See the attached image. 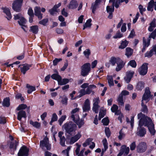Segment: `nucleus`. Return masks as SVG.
<instances>
[{
    "label": "nucleus",
    "mask_w": 156,
    "mask_h": 156,
    "mask_svg": "<svg viewBox=\"0 0 156 156\" xmlns=\"http://www.w3.org/2000/svg\"><path fill=\"white\" fill-rule=\"evenodd\" d=\"M27 13L30 16H34L33 10L31 7H30L28 10Z\"/></svg>",
    "instance_id": "obj_54"
},
{
    "label": "nucleus",
    "mask_w": 156,
    "mask_h": 156,
    "mask_svg": "<svg viewBox=\"0 0 156 156\" xmlns=\"http://www.w3.org/2000/svg\"><path fill=\"white\" fill-rule=\"evenodd\" d=\"M40 146L42 148L45 147L48 150L51 149V144H49L48 138L47 136H45L43 140L40 141Z\"/></svg>",
    "instance_id": "obj_8"
},
{
    "label": "nucleus",
    "mask_w": 156,
    "mask_h": 156,
    "mask_svg": "<svg viewBox=\"0 0 156 156\" xmlns=\"http://www.w3.org/2000/svg\"><path fill=\"white\" fill-rule=\"evenodd\" d=\"M29 149L25 146H22L18 153V156H27L28 155Z\"/></svg>",
    "instance_id": "obj_9"
},
{
    "label": "nucleus",
    "mask_w": 156,
    "mask_h": 156,
    "mask_svg": "<svg viewBox=\"0 0 156 156\" xmlns=\"http://www.w3.org/2000/svg\"><path fill=\"white\" fill-rule=\"evenodd\" d=\"M26 19L23 17H22L20 18V20L18 21V23L19 25L21 26H25V27H26L24 24L26 23Z\"/></svg>",
    "instance_id": "obj_36"
},
{
    "label": "nucleus",
    "mask_w": 156,
    "mask_h": 156,
    "mask_svg": "<svg viewBox=\"0 0 156 156\" xmlns=\"http://www.w3.org/2000/svg\"><path fill=\"white\" fill-rule=\"evenodd\" d=\"M80 109L79 108H76L73 109L71 112V115L70 118L73 120H75V119H78L79 115L78 113Z\"/></svg>",
    "instance_id": "obj_14"
},
{
    "label": "nucleus",
    "mask_w": 156,
    "mask_h": 156,
    "mask_svg": "<svg viewBox=\"0 0 156 156\" xmlns=\"http://www.w3.org/2000/svg\"><path fill=\"white\" fill-rule=\"evenodd\" d=\"M138 131L136 133L137 135L140 137H143L146 133V129L142 127H139Z\"/></svg>",
    "instance_id": "obj_19"
},
{
    "label": "nucleus",
    "mask_w": 156,
    "mask_h": 156,
    "mask_svg": "<svg viewBox=\"0 0 156 156\" xmlns=\"http://www.w3.org/2000/svg\"><path fill=\"white\" fill-rule=\"evenodd\" d=\"M30 30L33 33L36 34L38 32V27L37 26H33L31 27Z\"/></svg>",
    "instance_id": "obj_43"
},
{
    "label": "nucleus",
    "mask_w": 156,
    "mask_h": 156,
    "mask_svg": "<svg viewBox=\"0 0 156 156\" xmlns=\"http://www.w3.org/2000/svg\"><path fill=\"white\" fill-rule=\"evenodd\" d=\"M126 55L129 57L131 55L133 54V50L130 48L127 47L126 48Z\"/></svg>",
    "instance_id": "obj_42"
},
{
    "label": "nucleus",
    "mask_w": 156,
    "mask_h": 156,
    "mask_svg": "<svg viewBox=\"0 0 156 156\" xmlns=\"http://www.w3.org/2000/svg\"><path fill=\"white\" fill-rule=\"evenodd\" d=\"M66 115H62L59 119L58 122L60 126L62 125L63 122L66 119Z\"/></svg>",
    "instance_id": "obj_51"
},
{
    "label": "nucleus",
    "mask_w": 156,
    "mask_h": 156,
    "mask_svg": "<svg viewBox=\"0 0 156 156\" xmlns=\"http://www.w3.org/2000/svg\"><path fill=\"white\" fill-rule=\"evenodd\" d=\"M83 111L88 112L90 109V103L89 100L87 99L85 101L82 107Z\"/></svg>",
    "instance_id": "obj_15"
},
{
    "label": "nucleus",
    "mask_w": 156,
    "mask_h": 156,
    "mask_svg": "<svg viewBox=\"0 0 156 156\" xmlns=\"http://www.w3.org/2000/svg\"><path fill=\"white\" fill-rule=\"evenodd\" d=\"M154 1L151 0L148 3L147 8V10L149 11H153V7L154 6Z\"/></svg>",
    "instance_id": "obj_38"
},
{
    "label": "nucleus",
    "mask_w": 156,
    "mask_h": 156,
    "mask_svg": "<svg viewBox=\"0 0 156 156\" xmlns=\"http://www.w3.org/2000/svg\"><path fill=\"white\" fill-rule=\"evenodd\" d=\"M91 21L92 20L91 19H89L87 20L86 22L83 25V30H84L86 28L90 27L92 24L91 23Z\"/></svg>",
    "instance_id": "obj_45"
},
{
    "label": "nucleus",
    "mask_w": 156,
    "mask_h": 156,
    "mask_svg": "<svg viewBox=\"0 0 156 156\" xmlns=\"http://www.w3.org/2000/svg\"><path fill=\"white\" fill-rule=\"evenodd\" d=\"M151 39L150 38H148L147 40H146L145 37L143 38V46L148 47L150 45Z\"/></svg>",
    "instance_id": "obj_33"
},
{
    "label": "nucleus",
    "mask_w": 156,
    "mask_h": 156,
    "mask_svg": "<svg viewBox=\"0 0 156 156\" xmlns=\"http://www.w3.org/2000/svg\"><path fill=\"white\" fill-rule=\"evenodd\" d=\"M114 6L112 5L109 6L108 5L106 7V10L107 12L109 13V15L108 16V18L109 19H111L113 17V12H114Z\"/></svg>",
    "instance_id": "obj_18"
},
{
    "label": "nucleus",
    "mask_w": 156,
    "mask_h": 156,
    "mask_svg": "<svg viewBox=\"0 0 156 156\" xmlns=\"http://www.w3.org/2000/svg\"><path fill=\"white\" fill-rule=\"evenodd\" d=\"M136 147V142L134 141L132 142L130 145V149L131 151H133L135 149Z\"/></svg>",
    "instance_id": "obj_60"
},
{
    "label": "nucleus",
    "mask_w": 156,
    "mask_h": 156,
    "mask_svg": "<svg viewBox=\"0 0 156 156\" xmlns=\"http://www.w3.org/2000/svg\"><path fill=\"white\" fill-rule=\"evenodd\" d=\"M105 133L106 136L108 138L111 135V132L108 127H106L105 128Z\"/></svg>",
    "instance_id": "obj_50"
},
{
    "label": "nucleus",
    "mask_w": 156,
    "mask_h": 156,
    "mask_svg": "<svg viewBox=\"0 0 156 156\" xmlns=\"http://www.w3.org/2000/svg\"><path fill=\"white\" fill-rule=\"evenodd\" d=\"M156 36V28L155 30L152 32L150 35H149L148 38L151 39V38H152L154 39Z\"/></svg>",
    "instance_id": "obj_53"
},
{
    "label": "nucleus",
    "mask_w": 156,
    "mask_h": 156,
    "mask_svg": "<svg viewBox=\"0 0 156 156\" xmlns=\"http://www.w3.org/2000/svg\"><path fill=\"white\" fill-rule=\"evenodd\" d=\"M63 128L65 130L66 133L73 136L75 133L77 127L76 124L72 121H69L65 123Z\"/></svg>",
    "instance_id": "obj_2"
},
{
    "label": "nucleus",
    "mask_w": 156,
    "mask_h": 156,
    "mask_svg": "<svg viewBox=\"0 0 156 156\" xmlns=\"http://www.w3.org/2000/svg\"><path fill=\"white\" fill-rule=\"evenodd\" d=\"M41 8L39 6H36L34 8V14L39 20L43 18V14L41 12Z\"/></svg>",
    "instance_id": "obj_13"
},
{
    "label": "nucleus",
    "mask_w": 156,
    "mask_h": 156,
    "mask_svg": "<svg viewBox=\"0 0 156 156\" xmlns=\"http://www.w3.org/2000/svg\"><path fill=\"white\" fill-rule=\"evenodd\" d=\"M144 83L142 82H139L137 85L136 89L138 90H141L144 87Z\"/></svg>",
    "instance_id": "obj_41"
},
{
    "label": "nucleus",
    "mask_w": 156,
    "mask_h": 156,
    "mask_svg": "<svg viewBox=\"0 0 156 156\" xmlns=\"http://www.w3.org/2000/svg\"><path fill=\"white\" fill-rule=\"evenodd\" d=\"M109 62L113 66H115L116 63L117 65L115 70L117 72L121 70L124 67L126 64V62H124L120 58H116L113 56L111 57L109 60Z\"/></svg>",
    "instance_id": "obj_3"
},
{
    "label": "nucleus",
    "mask_w": 156,
    "mask_h": 156,
    "mask_svg": "<svg viewBox=\"0 0 156 156\" xmlns=\"http://www.w3.org/2000/svg\"><path fill=\"white\" fill-rule=\"evenodd\" d=\"M81 75L83 76L87 75L90 71V64L89 63L84 64L81 67Z\"/></svg>",
    "instance_id": "obj_4"
},
{
    "label": "nucleus",
    "mask_w": 156,
    "mask_h": 156,
    "mask_svg": "<svg viewBox=\"0 0 156 156\" xmlns=\"http://www.w3.org/2000/svg\"><path fill=\"white\" fill-rule=\"evenodd\" d=\"M31 66L32 65L27 64L20 65L19 66V67H20L21 72L23 75L26 74V72L29 70Z\"/></svg>",
    "instance_id": "obj_11"
},
{
    "label": "nucleus",
    "mask_w": 156,
    "mask_h": 156,
    "mask_svg": "<svg viewBox=\"0 0 156 156\" xmlns=\"http://www.w3.org/2000/svg\"><path fill=\"white\" fill-rule=\"evenodd\" d=\"M137 118L139 120L138 125L139 127L143 126L148 127L153 123L152 119L150 117L146 115L142 112L138 114Z\"/></svg>",
    "instance_id": "obj_1"
},
{
    "label": "nucleus",
    "mask_w": 156,
    "mask_h": 156,
    "mask_svg": "<svg viewBox=\"0 0 156 156\" xmlns=\"http://www.w3.org/2000/svg\"><path fill=\"white\" fill-rule=\"evenodd\" d=\"M101 2L99 0H96L94 3L92 4L91 9H92V12L93 13H95V11L96 9L99 7V5L100 4Z\"/></svg>",
    "instance_id": "obj_20"
},
{
    "label": "nucleus",
    "mask_w": 156,
    "mask_h": 156,
    "mask_svg": "<svg viewBox=\"0 0 156 156\" xmlns=\"http://www.w3.org/2000/svg\"><path fill=\"white\" fill-rule=\"evenodd\" d=\"M102 122L103 125L105 126H107L109 122V120L108 118H105L102 120Z\"/></svg>",
    "instance_id": "obj_52"
},
{
    "label": "nucleus",
    "mask_w": 156,
    "mask_h": 156,
    "mask_svg": "<svg viewBox=\"0 0 156 156\" xmlns=\"http://www.w3.org/2000/svg\"><path fill=\"white\" fill-rule=\"evenodd\" d=\"M129 92L126 90H123L122 91L121 93L119 95L121 97H123V96H126L129 94Z\"/></svg>",
    "instance_id": "obj_61"
},
{
    "label": "nucleus",
    "mask_w": 156,
    "mask_h": 156,
    "mask_svg": "<svg viewBox=\"0 0 156 156\" xmlns=\"http://www.w3.org/2000/svg\"><path fill=\"white\" fill-rule=\"evenodd\" d=\"M23 0H15L12 4V8L13 10L19 12L21 10V7Z\"/></svg>",
    "instance_id": "obj_5"
},
{
    "label": "nucleus",
    "mask_w": 156,
    "mask_h": 156,
    "mask_svg": "<svg viewBox=\"0 0 156 156\" xmlns=\"http://www.w3.org/2000/svg\"><path fill=\"white\" fill-rule=\"evenodd\" d=\"M10 99L9 98H6L3 100L2 105L4 106L8 107L10 105Z\"/></svg>",
    "instance_id": "obj_35"
},
{
    "label": "nucleus",
    "mask_w": 156,
    "mask_h": 156,
    "mask_svg": "<svg viewBox=\"0 0 156 156\" xmlns=\"http://www.w3.org/2000/svg\"><path fill=\"white\" fill-rule=\"evenodd\" d=\"M147 127L151 134L152 135H154L156 131L154 129V124L153 123Z\"/></svg>",
    "instance_id": "obj_28"
},
{
    "label": "nucleus",
    "mask_w": 156,
    "mask_h": 156,
    "mask_svg": "<svg viewBox=\"0 0 156 156\" xmlns=\"http://www.w3.org/2000/svg\"><path fill=\"white\" fill-rule=\"evenodd\" d=\"M128 43L129 42L126 40L124 41H122L121 45L119 47V48L123 49L125 48L127 45Z\"/></svg>",
    "instance_id": "obj_30"
},
{
    "label": "nucleus",
    "mask_w": 156,
    "mask_h": 156,
    "mask_svg": "<svg viewBox=\"0 0 156 156\" xmlns=\"http://www.w3.org/2000/svg\"><path fill=\"white\" fill-rule=\"evenodd\" d=\"M128 65L130 66L133 68H135L136 67L137 64L134 60H131L129 62Z\"/></svg>",
    "instance_id": "obj_47"
},
{
    "label": "nucleus",
    "mask_w": 156,
    "mask_h": 156,
    "mask_svg": "<svg viewBox=\"0 0 156 156\" xmlns=\"http://www.w3.org/2000/svg\"><path fill=\"white\" fill-rule=\"evenodd\" d=\"M118 106L115 104L113 105L111 108L112 112H114L115 115H119L121 114V111L118 110Z\"/></svg>",
    "instance_id": "obj_22"
},
{
    "label": "nucleus",
    "mask_w": 156,
    "mask_h": 156,
    "mask_svg": "<svg viewBox=\"0 0 156 156\" xmlns=\"http://www.w3.org/2000/svg\"><path fill=\"white\" fill-rule=\"evenodd\" d=\"M83 54L87 58H88L89 55L90 54V51L89 49H87L83 52Z\"/></svg>",
    "instance_id": "obj_57"
},
{
    "label": "nucleus",
    "mask_w": 156,
    "mask_h": 156,
    "mask_svg": "<svg viewBox=\"0 0 156 156\" xmlns=\"http://www.w3.org/2000/svg\"><path fill=\"white\" fill-rule=\"evenodd\" d=\"M141 105L142 107L141 111L144 114H147L148 112L147 106L146 105L144 104V102H141Z\"/></svg>",
    "instance_id": "obj_29"
},
{
    "label": "nucleus",
    "mask_w": 156,
    "mask_h": 156,
    "mask_svg": "<svg viewBox=\"0 0 156 156\" xmlns=\"http://www.w3.org/2000/svg\"><path fill=\"white\" fill-rule=\"evenodd\" d=\"M48 22V18H44L41 20L39 22V23L44 26H45L47 25V24Z\"/></svg>",
    "instance_id": "obj_39"
},
{
    "label": "nucleus",
    "mask_w": 156,
    "mask_h": 156,
    "mask_svg": "<svg viewBox=\"0 0 156 156\" xmlns=\"http://www.w3.org/2000/svg\"><path fill=\"white\" fill-rule=\"evenodd\" d=\"M76 145L77 146V147L76 149L75 152L76 155H77L79 154V152L80 151V148L81 147V145L80 144H79L78 143H77L76 144Z\"/></svg>",
    "instance_id": "obj_59"
},
{
    "label": "nucleus",
    "mask_w": 156,
    "mask_h": 156,
    "mask_svg": "<svg viewBox=\"0 0 156 156\" xmlns=\"http://www.w3.org/2000/svg\"><path fill=\"white\" fill-rule=\"evenodd\" d=\"M138 8L140 10V13L142 14H143V12H144L146 10L145 8H144L143 6L141 5H139Z\"/></svg>",
    "instance_id": "obj_64"
},
{
    "label": "nucleus",
    "mask_w": 156,
    "mask_h": 156,
    "mask_svg": "<svg viewBox=\"0 0 156 156\" xmlns=\"http://www.w3.org/2000/svg\"><path fill=\"white\" fill-rule=\"evenodd\" d=\"M92 108L93 111L96 113H97L98 112V109L100 107L99 105H93Z\"/></svg>",
    "instance_id": "obj_58"
},
{
    "label": "nucleus",
    "mask_w": 156,
    "mask_h": 156,
    "mask_svg": "<svg viewBox=\"0 0 156 156\" xmlns=\"http://www.w3.org/2000/svg\"><path fill=\"white\" fill-rule=\"evenodd\" d=\"M119 135L118 136V139L119 140H121L125 136V134L123 131V129H121L119 132Z\"/></svg>",
    "instance_id": "obj_44"
},
{
    "label": "nucleus",
    "mask_w": 156,
    "mask_h": 156,
    "mask_svg": "<svg viewBox=\"0 0 156 156\" xmlns=\"http://www.w3.org/2000/svg\"><path fill=\"white\" fill-rule=\"evenodd\" d=\"M123 34L119 31L117 32L115 35L113 36L114 38H120L122 37Z\"/></svg>",
    "instance_id": "obj_55"
},
{
    "label": "nucleus",
    "mask_w": 156,
    "mask_h": 156,
    "mask_svg": "<svg viewBox=\"0 0 156 156\" xmlns=\"http://www.w3.org/2000/svg\"><path fill=\"white\" fill-rule=\"evenodd\" d=\"M30 123L34 127L37 129H39L41 126V123L37 122H34L32 120L29 121Z\"/></svg>",
    "instance_id": "obj_27"
},
{
    "label": "nucleus",
    "mask_w": 156,
    "mask_h": 156,
    "mask_svg": "<svg viewBox=\"0 0 156 156\" xmlns=\"http://www.w3.org/2000/svg\"><path fill=\"white\" fill-rule=\"evenodd\" d=\"M19 144L18 140H15L14 142H11L10 144L9 147L11 149H13L16 150V149L17 146Z\"/></svg>",
    "instance_id": "obj_31"
},
{
    "label": "nucleus",
    "mask_w": 156,
    "mask_h": 156,
    "mask_svg": "<svg viewBox=\"0 0 156 156\" xmlns=\"http://www.w3.org/2000/svg\"><path fill=\"white\" fill-rule=\"evenodd\" d=\"M27 108V112L28 113H30V107H27L26 104H21L17 108V110L18 111H20L24 109Z\"/></svg>",
    "instance_id": "obj_24"
},
{
    "label": "nucleus",
    "mask_w": 156,
    "mask_h": 156,
    "mask_svg": "<svg viewBox=\"0 0 156 156\" xmlns=\"http://www.w3.org/2000/svg\"><path fill=\"white\" fill-rule=\"evenodd\" d=\"M117 101L118 102V105L119 107L122 106L123 107L124 105V102L123 101V97L119 96L118 98Z\"/></svg>",
    "instance_id": "obj_34"
},
{
    "label": "nucleus",
    "mask_w": 156,
    "mask_h": 156,
    "mask_svg": "<svg viewBox=\"0 0 156 156\" xmlns=\"http://www.w3.org/2000/svg\"><path fill=\"white\" fill-rule=\"evenodd\" d=\"M154 53L151 49L149 51H147L145 54V57H147L148 58L151 57L153 55Z\"/></svg>",
    "instance_id": "obj_48"
},
{
    "label": "nucleus",
    "mask_w": 156,
    "mask_h": 156,
    "mask_svg": "<svg viewBox=\"0 0 156 156\" xmlns=\"http://www.w3.org/2000/svg\"><path fill=\"white\" fill-rule=\"evenodd\" d=\"M26 113L25 111L23 110L20 111L18 113L17 119L20 121L21 120L22 118H26Z\"/></svg>",
    "instance_id": "obj_26"
},
{
    "label": "nucleus",
    "mask_w": 156,
    "mask_h": 156,
    "mask_svg": "<svg viewBox=\"0 0 156 156\" xmlns=\"http://www.w3.org/2000/svg\"><path fill=\"white\" fill-rule=\"evenodd\" d=\"M151 96L149 87H146L145 88L144 94L143 95L141 102H143L145 101L146 103H147L149 100V98Z\"/></svg>",
    "instance_id": "obj_7"
},
{
    "label": "nucleus",
    "mask_w": 156,
    "mask_h": 156,
    "mask_svg": "<svg viewBox=\"0 0 156 156\" xmlns=\"http://www.w3.org/2000/svg\"><path fill=\"white\" fill-rule=\"evenodd\" d=\"M65 137L64 136H63L61 138H60V144L62 146H64L65 145Z\"/></svg>",
    "instance_id": "obj_62"
},
{
    "label": "nucleus",
    "mask_w": 156,
    "mask_h": 156,
    "mask_svg": "<svg viewBox=\"0 0 156 156\" xmlns=\"http://www.w3.org/2000/svg\"><path fill=\"white\" fill-rule=\"evenodd\" d=\"M129 147H127L126 145H123L121 147L119 154L120 156L123 154L126 155L129 154Z\"/></svg>",
    "instance_id": "obj_12"
},
{
    "label": "nucleus",
    "mask_w": 156,
    "mask_h": 156,
    "mask_svg": "<svg viewBox=\"0 0 156 156\" xmlns=\"http://www.w3.org/2000/svg\"><path fill=\"white\" fill-rule=\"evenodd\" d=\"M6 122V119L5 117H0V123L5 124Z\"/></svg>",
    "instance_id": "obj_63"
},
{
    "label": "nucleus",
    "mask_w": 156,
    "mask_h": 156,
    "mask_svg": "<svg viewBox=\"0 0 156 156\" xmlns=\"http://www.w3.org/2000/svg\"><path fill=\"white\" fill-rule=\"evenodd\" d=\"M61 5V3L59 2L58 4L55 5L52 9L49 10V12L50 14L52 15H53L55 14H56V12H58L57 9Z\"/></svg>",
    "instance_id": "obj_21"
},
{
    "label": "nucleus",
    "mask_w": 156,
    "mask_h": 156,
    "mask_svg": "<svg viewBox=\"0 0 156 156\" xmlns=\"http://www.w3.org/2000/svg\"><path fill=\"white\" fill-rule=\"evenodd\" d=\"M81 137V132L80 131H79L77 134L71 137L70 141V144H73L77 141Z\"/></svg>",
    "instance_id": "obj_17"
},
{
    "label": "nucleus",
    "mask_w": 156,
    "mask_h": 156,
    "mask_svg": "<svg viewBox=\"0 0 156 156\" xmlns=\"http://www.w3.org/2000/svg\"><path fill=\"white\" fill-rule=\"evenodd\" d=\"M78 5V3L76 0H72L69 4L68 7L69 9H76Z\"/></svg>",
    "instance_id": "obj_25"
},
{
    "label": "nucleus",
    "mask_w": 156,
    "mask_h": 156,
    "mask_svg": "<svg viewBox=\"0 0 156 156\" xmlns=\"http://www.w3.org/2000/svg\"><path fill=\"white\" fill-rule=\"evenodd\" d=\"M1 9L3 10V12L5 13L7 16L6 18L8 20H10L12 18L9 9L6 7H2Z\"/></svg>",
    "instance_id": "obj_16"
},
{
    "label": "nucleus",
    "mask_w": 156,
    "mask_h": 156,
    "mask_svg": "<svg viewBox=\"0 0 156 156\" xmlns=\"http://www.w3.org/2000/svg\"><path fill=\"white\" fill-rule=\"evenodd\" d=\"M69 80L67 78H64L62 80V77L60 80L58 81V84L60 85H62L66 84L69 83Z\"/></svg>",
    "instance_id": "obj_32"
},
{
    "label": "nucleus",
    "mask_w": 156,
    "mask_h": 156,
    "mask_svg": "<svg viewBox=\"0 0 156 156\" xmlns=\"http://www.w3.org/2000/svg\"><path fill=\"white\" fill-rule=\"evenodd\" d=\"M94 103L93 105H99L98 104L100 102V100L99 97H97L93 99Z\"/></svg>",
    "instance_id": "obj_56"
},
{
    "label": "nucleus",
    "mask_w": 156,
    "mask_h": 156,
    "mask_svg": "<svg viewBox=\"0 0 156 156\" xmlns=\"http://www.w3.org/2000/svg\"><path fill=\"white\" fill-rule=\"evenodd\" d=\"M26 87L28 89L27 93L28 94H30L33 91L35 90V87H34L30 86L28 84H27Z\"/></svg>",
    "instance_id": "obj_37"
},
{
    "label": "nucleus",
    "mask_w": 156,
    "mask_h": 156,
    "mask_svg": "<svg viewBox=\"0 0 156 156\" xmlns=\"http://www.w3.org/2000/svg\"><path fill=\"white\" fill-rule=\"evenodd\" d=\"M78 126L79 128H80L84 124V120L83 119L80 120V118L75 119V120H73Z\"/></svg>",
    "instance_id": "obj_23"
},
{
    "label": "nucleus",
    "mask_w": 156,
    "mask_h": 156,
    "mask_svg": "<svg viewBox=\"0 0 156 156\" xmlns=\"http://www.w3.org/2000/svg\"><path fill=\"white\" fill-rule=\"evenodd\" d=\"M147 63H144L138 69V72L140 74L142 75H145L147 72Z\"/></svg>",
    "instance_id": "obj_10"
},
{
    "label": "nucleus",
    "mask_w": 156,
    "mask_h": 156,
    "mask_svg": "<svg viewBox=\"0 0 156 156\" xmlns=\"http://www.w3.org/2000/svg\"><path fill=\"white\" fill-rule=\"evenodd\" d=\"M147 149V145L144 142H141L139 143L136 147V151L138 153H143L146 151Z\"/></svg>",
    "instance_id": "obj_6"
},
{
    "label": "nucleus",
    "mask_w": 156,
    "mask_h": 156,
    "mask_svg": "<svg viewBox=\"0 0 156 156\" xmlns=\"http://www.w3.org/2000/svg\"><path fill=\"white\" fill-rule=\"evenodd\" d=\"M107 80L109 86L111 87L114 85L113 78L112 76H108Z\"/></svg>",
    "instance_id": "obj_46"
},
{
    "label": "nucleus",
    "mask_w": 156,
    "mask_h": 156,
    "mask_svg": "<svg viewBox=\"0 0 156 156\" xmlns=\"http://www.w3.org/2000/svg\"><path fill=\"white\" fill-rule=\"evenodd\" d=\"M135 73V72L133 71L130 70L127 71L126 73V76H127L131 79L133 77V76Z\"/></svg>",
    "instance_id": "obj_49"
},
{
    "label": "nucleus",
    "mask_w": 156,
    "mask_h": 156,
    "mask_svg": "<svg viewBox=\"0 0 156 156\" xmlns=\"http://www.w3.org/2000/svg\"><path fill=\"white\" fill-rule=\"evenodd\" d=\"M51 77L52 79L57 80L58 83V81L60 80L61 77L58 74H54L51 76Z\"/></svg>",
    "instance_id": "obj_40"
}]
</instances>
